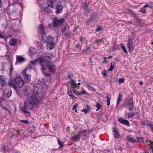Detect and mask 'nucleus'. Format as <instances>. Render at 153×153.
<instances>
[{
  "mask_svg": "<svg viewBox=\"0 0 153 153\" xmlns=\"http://www.w3.org/2000/svg\"><path fill=\"white\" fill-rule=\"evenodd\" d=\"M33 95L30 100H27L24 103V106L20 109L25 115H29L30 113L27 110L31 109L34 104H38L42 100V98L45 94L42 87L39 83L35 84L33 88Z\"/></svg>",
  "mask_w": 153,
  "mask_h": 153,
  "instance_id": "obj_1",
  "label": "nucleus"
},
{
  "mask_svg": "<svg viewBox=\"0 0 153 153\" xmlns=\"http://www.w3.org/2000/svg\"><path fill=\"white\" fill-rule=\"evenodd\" d=\"M24 84V82L23 79L18 77H15L13 80L10 81L8 83V85L15 89L17 88H21Z\"/></svg>",
  "mask_w": 153,
  "mask_h": 153,
  "instance_id": "obj_2",
  "label": "nucleus"
},
{
  "mask_svg": "<svg viewBox=\"0 0 153 153\" xmlns=\"http://www.w3.org/2000/svg\"><path fill=\"white\" fill-rule=\"evenodd\" d=\"M49 62L48 61H46L44 59H40L39 63L40 65H41L42 67V70L44 74L46 76H50V74L49 73H46L45 71L46 70V68L47 67L48 63Z\"/></svg>",
  "mask_w": 153,
  "mask_h": 153,
  "instance_id": "obj_3",
  "label": "nucleus"
},
{
  "mask_svg": "<svg viewBox=\"0 0 153 153\" xmlns=\"http://www.w3.org/2000/svg\"><path fill=\"white\" fill-rule=\"evenodd\" d=\"M64 20L65 19L62 18L60 19L57 18H54L53 22V25L54 27H59L63 24Z\"/></svg>",
  "mask_w": 153,
  "mask_h": 153,
  "instance_id": "obj_4",
  "label": "nucleus"
},
{
  "mask_svg": "<svg viewBox=\"0 0 153 153\" xmlns=\"http://www.w3.org/2000/svg\"><path fill=\"white\" fill-rule=\"evenodd\" d=\"M50 72L54 73L55 72L56 67L55 65L51 62L48 63L47 66Z\"/></svg>",
  "mask_w": 153,
  "mask_h": 153,
  "instance_id": "obj_5",
  "label": "nucleus"
},
{
  "mask_svg": "<svg viewBox=\"0 0 153 153\" xmlns=\"http://www.w3.org/2000/svg\"><path fill=\"white\" fill-rule=\"evenodd\" d=\"M23 77L25 80L27 82H29L31 79L30 76L27 74L26 69H25L22 71Z\"/></svg>",
  "mask_w": 153,
  "mask_h": 153,
  "instance_id": "obj_6",
  "label": "nucleus"
},
{
  "mask_svg": "<svg viewBox=\"0 0 153 153\" xmlns=\"http://www.w3.org/2000/svg\"><path fill=\"white\" fill-rule=\"evenodd\" d=\"M38 31L39 34L42 35H45V28L42 24H40L38 27Z\"/></svg>",
  "mask_w": 153,
  "mask_h": 153,
  "instance_id": "obj_7",
  "label": "nucleus"
},
{
  "mask_svg": "<svg viewBox=\"0 0 153 153\" xmlns=\"http://www.w3.org/2000/svg\"><path fill=\"white\" fill-rule=\"evenodd\" d=\"M127 46L130 52H131L133 51L134 50V48L133 46V43L131 39L129 38L128 39Z\"/></svg>",
  "mask_w": 153,
  "mask_h": 153,
  "instance_id": "obj_8",
  "label": "nucleus"
},
{
  "mask_svg": "<svg viewBox=\"0 0 153 153\" xmlns=\"http://www.w3.org/2000/svg\"><path fill=\"white\" fill-rule=\"evenodd\" d=\"M118 121L121 123L127 126H129V122L127 120H125L122 118H120L118 119Z\"/></svg>",
  "mask_w": 153,
  "mask_h": 153,
  "instance_id": "obj_9",
  "label": "nucleus"
},
{
  "mask_svg": "<svg viewBox=\"0 0 153 153\" xmlns=\"http://www.w3.org/2000/svg\"><path fill=\"white\" fill-rule=\"evenodd\" d=\"M0 84L1 85L2 87H3L7 84L5 79L4 76H0Z\"/></svg>",
  "mask_w": 153,
  "mask_h": 153,
  "instance_id": "obj_10",
  "label": "nucleus"
},
{
  "mask_svg": "<svg viewBox=\"0 0 153 153\" xmlns=\"http://www.w3.org/2000/svg\"><path fill=\"white\" fill-rule=\"evenodd\" d=\"M63 9V7L59 5H57L56 8V14L61 13Z\"/></svg>",
  "mask_w": 153,
  "mask_h": 153,
  "instance_id": "obj_11",
  "label": "nucleus"
},
{
  "mask_svg": "<svg viewBox=\"0 0 153 153\" xmlns=\"http://www.w3.org/2000/svg\"><path fill=\"white\" fill-rule=\"evenodd\" d=\"M55 43L54 42H47V49L49 50H51L53 49V47L55 46Z\"/></svg>",
  "mask_w": 153,
  "mask_h": 153,
  "instance_id": "obj_12",
  "label": "nucleus"
},
{
  "mask_svg": "<svg viewBox=\"0 0 153 153\" xmlns=\"http://www.w3.org/2000/svg\"><path fill=\"white\" fill-rule=\"evenodd\" d=\"M43 57L44 59L45 58L50 59L53 58V55L51 53H45L44 54Z\"/></svg>",
  "mask_w": 153,
  "mask_h": 153,
  "instance_id": "obj_13",
  "label": "nucleus"
},
{
  "mask_svg": "<svg viewBox=\"0 0 153 153\" xmlns=\"http://www.w3.org/2000/svg\"><path fill=\"white\" fill-rule=\"evenodd\" d=\"M53 7H52L51 6V5L48 4V5L45 6L44 8L45 11L47 13H49L51 12V8H53Z\"/></svg>",
  "mask_w": 153,
  "mask_h": 153,
  "instance_id": "obj_14",
  "label": "nucleus"
},
{
  "mask_svg": "<svg viewBox=\"0 0 153 153\" xmlns=\"http://www.w3.org/2000/svg\"><path fill=\"white\" fill-rule=\"evenodd\" d=\"M16 59L18 62L19 63H21L25 61V59L20 56H17Z\"/></svg>",
  "mask_w": 153,
  "mask_h": 153,
  "instance_id": "obj_15",
  "label": "nucleus"
},
{
  "mask_svg": "<svg viewBox=\"0 0 153 153\" xmlns=\"http://www.w3.org/2000/svg\"><path fill=\"white\" fill-rule=\"evenodd\" d=\"M70 83L71 85V88H74L75 87L78 88V85H77L75 80L72 79L71 80Z\"/></svg>",
  "mask_w": 153,
  "mask_h": 153,
  "instance_id": "obj_16",
  "label": "nucleus"
},
{
  "mask_svg": "<svg viewBox=\"0 0 153 153\" xmlns=\"http://www.w3.org/2000/svg\"><path fill=\"white\" fill-rule=\"evenodd\" d=\"M113 132H114V137L116 139H117L120 137L119 134L116 130L115 128H113Z\"/></svg>",
  "mask_w": 153,
  "mask_h": 153,
  "instance_id": "obj_17",
  "label": "nucleus"
},
{
  "mask_svg": "<svg viewBox=\"0 0 153 153\" xmlns=\"http://www.w3.org/2000/svg\"><path fill=\"white\" fill-rule=\"evenodd\" d=\"M11 91H7L4 93V96L7 97L9 98L11 95Z\"/></svg>",
  "mask_w": 153,
  "mask_h": 153,
  "instance_id": "obj_18",
  "label": "nucleus"
},
{
  "mask_svg": "<svg viewBox=\"0 0 153 153\" xmlns=\"http://www.w3.org/2000/svg\"><path fill=\"white\" fill-rule=\"evenodd\" d=\"M71 140L73 141H79L80 139V137L78 134L75 136L72 137H71Z\"/></svg>",
  "mask_w": 153,
  "mask_h": 153,
  "instance_id": "obj_19",
  "label": "nucleus"
},
{
  "mask_svg": "<svg viewBox=\"0 0 153 153\" xmlns=\"http://www.w3.org/2000/svg\"><path fill=\"white\" fill-rule=\"evenodd\" d=\"M55 37H52L50 35L47 38V42H54Z\"/></svg>",
  "mask_w": 153,
  "mask_h": 153,
  "instance_id": "obj_20",
  "label": "nucleus"
},
{
  "mask_svg": "<svg viewBox=\"0 0 153 153\" xmlns=\"http://www.w3.org/2000/svg\"><path fill=\"white\" fill-rule=\"evenodd\" d=\"M17 42V41L16 39H13L10 40L9 43L11 45L14 46L16 44Z\"/></svg>",
  "mask_w": 153,
  "mask_h": 153,
  "instance_id": "obj_21",
  "label": "nucleus"
},
{
  "mask_svg": "<svg viewBox=\"0 0 153 153\" xmlns=\"http://www.w3.org/2000/svg\"><path fill=\"white\" fill-rule=\"evenodd\" d=\"M78 134L79 136L80 137L82 136H85L86 135V130H84L82 131H78Z\"/></svg>",
  "mask_w": 153,
  "mask_h": 153,
  "instance_id": "obj_22",
  "label": "nucleus"
},
{
  "mask_svg": "<svg viewBox=\"0 0 153 153\" xmlns=\"http://www.w3.org/2000/svg\"><path fill=\"white\" fill-rule=\"evenodd\" d=\"M134 115L135 113L134 112H128L126 113V115L129 118L133 117L134 116Z\"/></svg>",
  "mask_w": 153,
  "mask_h": 153,
  "instance_id": "obj_23",
  "label": "nucleus"
},
{
  "mask_svg": "<svg viewBox=\"0 0 153 153\" xmlns=\"http://www.w3.org/2000/svg\"><path fill=\"white\" fill-rule=\"evenodd\" d=\"M29 51L31 54H33L36 51V49L35 48H34L33 47L30 48L29 49Z\"/></svg>",
  "mask_w": 153,
  "mask_h": 153,
  "instance_id": "obj_24",
  "label": "nucleus"
},
{
  "mask_svg": "<svg viewBox=\"0 0 153 153\" xmlns=\"http://www.w3.org/2000/svg\"><path fill=\"white\" fill-rule=\"evenodd\" d=\"M57 0H47V4L51 5V6L53 7V4Z\"/></svg>",
  "mask_w": 153,
  "mask_h": 153,
  "instance_id": "obj_25",
  "label": "nucleus"
},
{
  "mask_svg": "<svg viewBox=\"0 0 153 153\" xmlns=\"http://www.w3.org/2000/svg\"><path fill=\"white\" fill-rule=\"evenodd\" d=\"M87 87L88 89L91 90L93 92H95L96 91L94 88L88 84H87Z\"/></svg>",
  "mask_w": 153,
  "mask_h": 153,
  "instance_id": "obj_26",
  "label": "nucleus"
},
{
  "mask_svg": "<svg viewBox=\"0 0 153 153\" xmlns=\"http://www.w3.org/2000/svg\"><path fill=\"white\" fill-rule=\"evenodd\" d=\"M132 104H133V100L132 98H130L128 99L127 102V105H129Z\"/></svg>",
  "mask_w": 153,
  "mask_h": 153,
  "instance_id": "obj_27",
  "label": "nucleus"
},
{
  "mask_svg": "<svg viewBox=\"0 0 153 153\" xmlns=\"http://www.w3.org/2000/svg\"><path fill=\"white\" fill-rule=\"evenodd\" d=\"M122 95L121 94L119 93V95L117 98V105L119 104V102L121 100V98L122 97Z\"/></svg>",
  "mask_w": 153,
  "mask_h": 153,
  "instance_id": "obj_28",
  "label": "nucleus"
},
{
  "mask_svg": "<svg viewBox=\"0 0 153 153\" xmlns=\"http://www.w3.org/2000/svg\"><path fill=\"white\" fill-rule=\"evenodd\" d=\"M105 98H107L106 101L107 105H110L111 97L107 96L106 97H105Z\"/></svg>",
  "mask_w": 153,
  "mask_h": 153,
  "instance_id": "obj_29",
  "label": "nucleus"
},
{
  "mask_svg": "<svg viewBox=\"0 0 153 153\" xmlns=\"http://www.w3.org/2000/svg\"><path fill=\"white\" fill-rule=\"evenodd\" d=\"M97 17V15L95 13H94L91 15L90 18H91V19L93 20H94Z\"/></svg>",
  "mask_w": 153,
  "mask_h": 153,
  "instance_id": "obj_30",
  "label": "nucleus"
},
{
  "mask_svg": "<svg viewBox=\"0 0 153 153\" xmlns=\"http://www.w3.org/2000/svg\"><path fill=\"white\" fill-rule=\"evenodd\" d=\"M45 35H43L42 37V39H41L42 42H47V38Z\"/></svg>",
  "mask_w": 153,
  "mask_h": 153,
  "instance_id": "obj_31",
  "label": "nucleus"
},
{
  "mask_svg": "<svg viewBox=\"0 0 153 153\" xmlns=\"http://www.w3.org/2000/svg\"><path fill=\"white\" fill-rule=\"evenodd\" d=\"M146 8L144 7V6L141 8L140 10V12L141 13H145L146 12V9L145 8Z\"/></svg>",
  "mask_w": 153,
  "mask_h": 153,
  "instance_id": "obj_32",
  "label": "nucleus"
},
{
  "mask_svg": "<svg viewBox=\"0 0 153 153\" xmlns=\"http://www.w3.org/2000/svg\"><path fill=\"white\" fill-rule=\"evenodd\" d=\"M149 143L150 144L149 146V148L153 152V142H151V141H150Z\"/></svg>",
  "mask_w": 153,
  "mask_h": 153,
  "instance_id": "obj_33",
  "label": "nucleus"
},
{
  "mask_svg": "<svg viewBox=\"0 0 153 153\" xmlns=\"http://www.w3.org/2000/svg\"><path fill=\"white\" fill-rule=\"evenodd\" d=\"M33 65L31 64V63L28 64V65H27L26 68L25 69H26V71L27 69H29L30 68H32Z\"/></svg>",
  "mask_w": 153,
  "mask_h": 153,
  "instance_id": "obj_34",
  "label": "nucleus"
},
{
  "mask_svg": "<svg viewBox=\"0 0 153 153\" xmlns=\"http://www.w3.org/2000/svg\"><path fill=\"white\" fill-rule=\"evenodd\" d=\"M129 107V110L130 111H132L134 109V105L132 104L130 105H128Z\"/></svg>",
  "mask_w": 153,
  "mask_h": 153,
  "instance_id": "obj_35",
  "label": "nucleus"
},
{
  "mask_svg": "<svg viewBox=\"0 0 153 153\" xmlns=\"http://www.w3.org/2000/svg\"><path fill=\"white\" fill-rule=\"evenodd\" d=\"M96 107L97 108V109L96 110V111H98L100 108L101 107L100 104L99 103H97V104L96 106Z\"/></svg>",
  "mask_w": 153,
  "mask_h": 153,
  "instance_id": "obj_36",
  "label": "nucleus"
},
{
  "mask_svg": "<svg viewBox=\"0 0 153 153\" xmlns=\"http://www.w3.org/2000/svg\"><path fill=\"white\" fill-rule=\"evenodd\" d=\"M58 143L60 145L59 147H62L63 146V144L62 142H61L59 139L57 140Z\"/></svg>",
  "mask_w": 153,
  "mask_h": 153,
  "instance_id": "obj_37",
  "label": "nucleus"
},
{
  "mask_svg": "<svg viewBox=\"0 0 153 153\" xmlns=\"http://www.w3.org/2000/svg\"><path fill=\"white\" fill-rule=\"evenodd\" d=\"M66 30V27L64 28L63 30L62 31V33L63 34H64L65 36H68V33H67L66 32L65 30Z\"/></svg>",
  "mask_w": 153,
  "mask_h": 153,
  "instance_id": "obj_38",
  "label": "nucleus"
},
{
  "mask_svg": "<svg viewBox=\"0 0 153 153\" xmlns=\"http://www.w3.org/2000/svg\"><path fill=\"white\" fill-rule=\"evenodd\" d=\"M121 49L123 50V52L125 53H127V51L126 48L124 46L122 45L121 46Z\"/></svg>",
  "mask_w": 153,
  "mask_h": 153,
  "instance_id": "obj_39",
  "label": "nucleus"
},
{
  "mask_svg": "<svg viewBox=\"0 0 153 153\" xmlns=\"http://www.w3.org/2000/svg\"><path fill=\"white\" fill-rule=\"evenodd\" d=\"M38 62V60H35L33 61H30V63L33 66L34 65H36Z\"/></svg>",
  "mask_w": 153,
  "mask_h": 153,
  "instance_id": "obj_40",
  "label": "nucleus"
},
{
  "mask_svg": "<svg viewBox=\"0 0 153 153\" xmlns=\"http://www.w3.org/2000/svg\"><path fill=\"white\" fill-rule=\"evenodd\" d=\"M102 30V28L100 26L98 27L96 30L95 32L101 31Z\"/></svg>",
  "mask_w": 153,
  "mask_h": 153,
  "instance_id": "obj_41",
  "label": "nucleus"
},
{
  "mask_svg": "<svg viewBox=\"0 0 153 153\" xmlns=\"http://www.w3.org/2000/svg\"><path fill=\"white\" fill-rule=\"evenodd\" d=\"M102 74L105 77L107 75L106 71H102Z\"/></svg>",
  "mask_w": 153,
  "mask_h": 153,
  "instance_id": "obj_42",
  "label": "nucleus"
},
{
  "mask_svg": "<svg viewBox=\"0 0 153 153\" xmlns=\"http://www.w3.org/2000/svg\"><path fill=\"white\" fill-rule=\"evenodd\" d=\"M124 78H120L118 80L119 83H122L124 81Z\"/></svg>",
  "mask_w": 153,
  "mask_h": 153,
  "instance_id": "obj_43",
  "label": "nucleus"
},
{
  "mask_svg": "<svg viewBox=\"0 0 153 153\" xmlns=\"http://www.w3.org/2000/svg\"><path fill=\"white\" fill-rule=\"evenodd\" d=\"M90 49V47H87L85 49L83 50L82 51V52H85V53H86Z\"/></svg>",
  "mask_w": 153,
  "mask_h": 153,
  "instance_id": "obj_44",
  "label": "nucleus"
},
{
  "mask_svg": "<svg viewBox=\"0 0 153 153\" xmlns=\"http://www.w3.org/2000/svg\"><path fill=\"white\" fill-rule=\"evenodd\" d=\"M0 38L3 39H5L6 38L5 36L3 35L1 32H0Z\"/></svg>",
  "mask_w": 153,
  "mask_h": 153,
  "instance_id": "obj_45",
  "label": "nucleus"
},
{
  "mask_svg": "<svg viewBox=\"0 0 153 153\" xmlns=\"http://www.w3.org/2000/svg\"><path fill=\"white\" fill-rule=\"evenodd\" d=\"M96 42L97 44H99V42L102 41V39H98L96 40Z\"/></svg>",
  "mask_w": 153,
  "mask_h": 153,
  "instance_id": "obj_46",
  "label": "nucleus"
},
{
  "mask_svg": "<svg viewBox=\"0 0 153 153\" xmlns=\"http://www.w3.org/2000/svg\"><path fill=\"white\" fill-rule=\"evenodd\" d=\"M137 140L139 142H141L143 140V138L142 137H137Z\"/></svg>",
  "mask_w": 153,
  "mask_h": 153,
  "instance_id": "obj_47",
  "label": "nucleus"
},
{
  "mask_svg": "<svg viewBox=\"0 0 153 153\" xmlns=\"http://www.w3.org/2000/svg\"><path fill=\"white\" fill-rule=\"evenodd\" d=\"M9 69H10V75H11L12 74V71L13 69V66L12 65H11V66L10 68Z\"/></svg>",
  "mask_w": 153,
  "mask_h": 153,
  "instance_id": "obj_48",
  "label": "nucleus"
},
{
  "mask_svg": "<svg viewBox=\"0 0 153 153\" xmlns=\"http://www.w3.org/2000/svg\"><path fill=\"white\" fill-rule=\"evenodd\" d=\"M114 66L112 65V63H111V65H110V68L109 69H108L109 71H112L114 68Z\"/></svg>",
  "mask_w": 153,
  "mask_h": 153,
  "instance_id": "obj_49",
  "label": "nucleus"
},
{
  "mask_svg": "<svg viewBox=\"0 0 153 153\" xmlns=\"http://www.w3.org/2000/svg\"><path fill=\"white\" fill-rule=\"evenodd\" d=\"M93 21V20H92L91 19V18H90L87 21V24L88 25H89V24Z\"/></svg>",
  "mask_w": 153,
  "mask_h": 153,
  "instance_id": "obj_50",
  "label": "nucleus"
},
{
  "mask_svg": "<svg viewBox=\"0 0 153 153\" xmlns=\"http://www.w3.org/2000/svg\"><path fill=\"white\" fill-rule=\"evenodd\" d=\"M73 92L76 95H79V93L74 88H73Z\"/></svg>",
  "mask_w": 153,
  "mask_h": 153,
  "instance_id": "obj_51",
  "label": "nucleus"
},
{
  "mask_svg": "<svg viewBox=\"0 0 153 153\" xmlns=\"http://www.w3.org/2000/svg\"><path fill=\"white\" fill-rule=\"evenodd\" d=\"M20 121H21V122H22L26 124H27L29 123V121L28 120H21Z\"/></svg>",
  "mask_w": 153,
  "mask_h": 153,
  "instance_id": "obj_52",
  "label": "nucleus"
},
{
  "mask_svg": "<svg viewBox=\"0 0 153 153\" xmlns=\"http://www.w3.org/2000/svg\"><path fill=\"white\" fill-rule=\"evenodd\" d=\"M129 140L131 142H134L135 141L134 138L132 137H130L129 139Z\"/></svg>",
  "mask_w": 153,
  "mask_h": 153,
  "instance_id": "obj_53",
  "label": "nucleus"
},
{
  "mask_svg": "<svg viewBox=\"0 0 153 153\" xmlns=\"http://www.w3.org/2000/svg\"><path fill=\"white\" fill-rule=\"evenodd\" d=\"M133 16L138 21H139V18L137 16L134 14L133 15Z\"/></svg>",
  "mask_w": 153,
  "mask_h": 153,
  "instance_id": "obj_54",
  "label": "nucleus"
},
{
  "mask_svg": "<svg viewBox=\"0 0 153 153\" xmlns=\"http://www.w3.org/2000/svg\"><path fill=\"white\" fill-rule=\"evenodd\" d=\"M86 92L85 91H82L81 93H79V95H81L82 94H86Z\"/></svg>",
  "mask_w": 153,
  "mask_h": 153,
  "instance_id": "obj_55",
  "label": "nucleus"
},
{
  "mask_svg": "<svg viewBox=\"0 0 153 153\" xmlns=\"http://www.w3.org/2000/svg\"><path fill=\"white\" fill-rule=\"evenodd\" d=\"M1 150L3 151L4 152H5L6 150L5 146H3L1 148Z\"/></svg>",
  "mask_w": 153,
  "mask_h": 153,
  "instance_id": "obj_56",
  "label": "nucleus"
},
{
  "mask_svg": "<svg viewBox=\"0 0 153 153\" xmlns=\"http://www.w3.org/2000/svg\"><path fill=\"white\" fill-rule=\"evenodd\" d=\"M81 111L82 112H83L84 113H85L86 114H87L88 112V111L85 109H83Z\"/></svg>",
  "mask_w": 153,
  "mask_h": 153,
  "instance_id": "obj_57",
  "label": "nucleus"
},
{
  "mask_svg": "<svg viewBox=\"0 0 153 153\" xmlns=\"http://www.w3.org/2000/svg\"><path fill=\"white\" fill-rule=\"evenodd\" d=\"M77 104L76 103H75V105H74L73 106V110H75V109H76V107H77Z\"/></svg>",
  "mask_w": 153,
  "mask_h": 153,
  "instance_id": "obj_58",
  "label": "nucleus"
},
{
  "mask_svg": "<svg viewBox=\"0 0 153 153\" xmlns=\"http://www.w3.org/2000/svg\"><path fill=\"white\" fill-rule=\"evenodd\" d=\"M70 97H71V98L72 99H73L74 100H75L76 99V97H75L72 94H71V95H70Z\"/></svg>",
  "mask_w": 153,
  "mask_h": 153,
  "instance_id": "obj_59",
  "label": "nucleus"
},
{
  "mask_svg": "<svg viewBox=\"0 0 153 153\" xmlns=\"http://www.w3.org/2000/svg\"><path fill=\"white\" fill-rule=\"evenodd\" d=\"M68 95L70 96V95L72 94V92L70 91L68 89Z\"/></svg>",
  "mask_w": 153,
  "mask_h": 153,
  "instance_id": "obj_60",
  "label": "nucleus"
},
{
  "mask_svg": "<svg viewBox=\"0 0 153 153\" xmlns=\"http://www.w3.org/2000/svg\"><path fill=\"white\" fill-rule=\"evenodd\" d=\"M145 125H146V126H149L150 127V128H151V127L152 126L153 124H151L149 123V124H146Z\"/></svg>",
  "mask_w": 153,
  "mask_h": 153,
  "instance_id": "obj_61",
  "label": "nucleus"
},
{
  "mask_svg": "<svg viewBox=\"0 0 153 153\" xmlns=\"http://www.w3.org/2000/svg\"><path fill=\"white\" fill-rule=\"evenodd\" d=\"M141 125L143 126H144L146 124L144 122L142 121L141 122Z\"/></svg>",
  "mask_w": 153,
  "mask_h": 153,
  "instance_id": "obj_62",
  "label": "nucleus"
},
{
  "mask_svg": "<svg viewBox=\"0 0 153 153\" xmlns=\"http://www.w3.org/2000/svg\"><path fill=\"white\" fill-rule=\"evenodd\" d=\"M129 12L130 13H131L133 15H134V13L132 12V11L131 10H129Z\"/></svg>",
  "mask_w": 153,
  "mask_h": 153,
  "instance_id": "obj_63",
  "label": "nucleus"
},
{
  "mask_svg": "<svg viewBox=\"0 0 153 153\" xmlns=\"http://www.w3.org/2000/svg\"><path fill=\"white\" fill-rule=\"evenodd\" d=\"M151 130L153 133V124L152 125V126L151 128Z\"/></svg>",
  "mask_w": 153,
  "mask_h": 153,
  "instance_id": "obj_64",
  "label": "nucleus"
}]
</instances>
